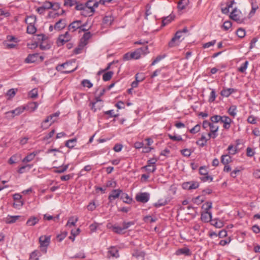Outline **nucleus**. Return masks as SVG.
Wrapping results in <instances>:
<instances>
[{"mask_svg": "<svg viewBox=\"0 0 260 260\" xmlns=\"http://www.w3.org/2000/svg\"><path fill=\"white\" fill-rule=\"evenodd\" d=\"M72 65V62L70 61H67L62 64H58L55 69L58 71L63 74H69L74 72L76 69L77 67L74 69H71L70 67Z\"/></svg>", "mask_w": 260, "mask_h": 260, "instance_id": "f257e3e1", "label": "nucleus"}, {"mask_svg": "<svg viewBox=\"0 0 260 260\" xmlns=\"http://www.w3.org/2000/svg\"><path fill=\"white\" fill-rule=\"evenodd\" d=\"M50 242V236H42L39 238V243L40 244V249L44 253H46L47 247L49 246Z\"/></svg>", "mask_w": 260, "mask_h": 260, "instance_id": "f03ea898", "label": "nucleus"}, {"mask_svg": "<svg viewBox=\"0 0 260 260\" xmlns=\"http://www.w3.org/2000/svg\"><path fill=\"white\" fill-rule=\"evenodd\" d=\"M182 31L178 30L175 34L174 37L169 42L168 45L169 47H173L175 46L178 45L180 42L179 39L182 37Z\"/></svg>", "mask_w": 260, "mask_h": 260, "instance_id": "7ed1b4c3", "label": "nucleus"}, {"mask_svg": "<svg viewBox=\"0 0 260 260\" xmlns=\"http://www.w3.org/2000/svg\"><path fill=\"white\" fill-rule=\"evenodd\" d=\"M135 199L137 202L146 203L150 199V194L146 192H140L136 194Z\"/></svg>", "mask_w": 260, "mask_h": 260, "instance_id": "20e7f679", "label": "nucleus"}, {"mask_svg": "<svg viewBox=\"0 0 260 260\" xmlns=\"http://www.w3.org/2000/svg\"><path fill=\"white\" fill-rule=\"evenodd\" d=\"M199 186V183L197 181H191L185 182L182 184V187L184 189L192 190L198 188Z\"/></svg>", "mask_w": 260, "mask_h": 260, "instance_id": "39448f33", "label": "nucleus"}, {"mask_svg": "<svg viewBox=\"0 0 260 260\" xmlns=\"http://www.w3.org/2000/svg\"><path fill=\"white\" fill-rule=\"evenodd\" d=\"M122 190L120 189L112 190L108 196V200L109 203H111L113 202V201L119 198L122 193Z\"/></svg>", "mask_w": 260, "mask_h": 260, "instance_id": "423d86ee", "label": "nucleus"}, {"mask_svg": "<svg viewBox=\"0 0 260 260\" xmlns=\"http://www.w3.org/2000/svg\"><path fill=\"white\" fill-rule=\"evenodd\" d=\"M81 26V20H75L70 23L68 26V30L72 32H74L77 29L79 30V28Z\"/></svg>", "mask_w": 260, "mask_h": 260, "instance_id": "0eeeda50", "label": "nucleus"}, {"mask_svg": "<svg viewBox=\"0 0 260 260\" xmlns=\"http://www.w3.org/2000/svg\"><path fill=\"white\" fill-rule=\"evenodd\" d=\"M66 26V20L64 19H60L55 23L54 27V29L59 31Z\"/></svg>", "mask_w": 260, "mask_h": 260, "instance_id": "6e6552de", "label": "nucleus"}, {"mask_svg": "<svg viewBox=\"0 0 260 260\" xmlns=\"http://www.w3.org/2000/svg\"><path fill=\"white\" fill-rule=\"evenodd\" d=\"M71 37L69 34L68 31H67L64 35H60L58 37V43H61L58 45H63L64 43L69 41L71 40Z\"/></svg>", "mask_w": 260, "mask_h": 260, "instance_id": "1a4fd4ad", "label": "nucleus"}, {"mask_svg": "<svg viewBox=\"0 0 260 260\" xmlns=\"http://www.w3.org/2000/svg\"><path fill=\"white\" fill-rule=\"evenodd\" d=\"M201 219L204 222H208L212 220V213L205 211L201 214Z\"/></svg>", "mask_w": 260, "mask_h": 260, "instance_id": "9d476101", "label": "nucleus"}, {"mask_svg": "<svg viewBox=\"0 0 260 260\" xmlns=\"http://www.w3.org/2000/svg\"><path fill=\"white\" fill-rule=\"evenodd\" d=\"M237 91V89L232 88H224L220 92L222 96L224 97H229L231 94L235 93Z\"/></svg>", "mask_w": 260, "mask_h": 260, "instance_id": "9b49d317", "label": "nucleus"}, {"mask_svg": "<svg viewBox=\"0 0 260 260\" xmlns=\"http://www.w3.org/2000/svg\"><path fill=\"white\" fill-rule=\"evenodd\" d=\"M25 109V107H19L13 110L9 111L7 113L12 114V117H14L15 116H17L21 114L22 112H23Z\"/></svg>", "mask_w": 260, "mask_h": 260, "instance_id": "f8f14e48", "label": "nucleus"}, {"mask_svg": "<svg viewBox=\"0 0 260 260\" xmlns=\"http://www.w3.org/2000/svg\"><path fill=\"white\" fill-rule=\"evenodd\" d=\"M20 216L18 215H8L4 219V221L7 224L14 223L20 218Z\"/></svg>", "mask_w": 260, "mask_h": 260, "instance_id": "ddd939ff", "label": "nucleus"}, {"mask_svg": "<svg viewBox=\"0 0 260 260\" xmlns=\"http://www.w3.org/2000/svg\"><path fill=\"white\" fill-rule=\"evenodd\" d=\"M39 57V54L35 53L32 54H29L27 57L25 58V61L26 63H33L37 60Z\"/></svg>", "mask_w": 260, "mask_h": 260, "instance_id": "4468645a", "label": "nucleus"}, {"mask_svg": "<svg viewBox=\"0 0 260 260\" xmlns=\"http://www.w3.org/2000/svg\"><path fill=\"white\" fill-rule=\"evenodd\" d=\"M108 253L109 254H110L109 256H112L116 258H117L119 256L118 250L114 246H111L109 248Z\"/></svg>", "mask_w": 260, "mask_h": 260, "instance_id": "2eb2a0df", "label": "nucleus"}, {"mask_svg": "<svg viewBox=\"0 0 260 260\" xmlns=\"http://www.w3.org/2000/svg\"><path fill=\"white\" fill-rule=\"evenodd\" d=\"M92 34L90 32H86L84 34L80 40V42L82 43H85V45H86L88 43V40H89L92 37Z\"/></svg>", "mask_w": 260, "mask_h": 260, "instance_id": "dca6fc26", "label": "nucleus"}, {"mask_svg": "<svg viewBox=\"0 0 260 260\" xmlns=\"http://www.w3.org/2000/svg\"><path fill=\"white\" fill-rule=\"evenodd\" d=\"M120 198L124 203L126 204H130L132 201V198H130L126 193L123 192L122 190Z\"/></svg>", "mask_w": 260, "mask_h": 260, "instance_id": "f3484780", "label": "nucleus"}, {"mask_svg": "<svg viewBox=\"0 0 260 260\" xmlns=\"http://www.w3.org/2000/svg\"><path fill=\"white\" fill-rule=\"evenodd\" d=\"M236 11V9H235L231 12V15H230L231 18L239 23H242L243 22V19H241L240 18V17L237 14H235Z\"/></svg>", "mask_w": 260, "mask_h": 260, "instance_id": "a211bd4d", "label": "nucleus"}, {"mask_svg": "<svg viewBox=\"0 0 260 260\" xmlns=\"http://www.w3.org/2000/svg\"><path fill=\"white\" fill-rule=\"evenodd\" d=\"M39 221V219L35 216L30 217L27 221L26 224L28 226H34Z\"/></svg>", "mask_w": 260, "mask_h": 260, "instance_id": "6ab92c4d", "label": "nucleus"}, {"mask_svg": "<svg viewBox=\"0 0 260 260\" xmlns=\"http://www.w3.org/2000/svg\"><path fill=\"white\" fill-rule=\"evenodd\" d=\"M232 161V157L229 154L222 155L221 157V162L223 165H228Z\"/></svg>", "mask_w": 260, "mask_h": 260, "instance_id": "aec40b11", "label": "nucleus"}, {"mask_svg": "<svg viewBox=\"0 0 260 260\" xmlns=\"http://www.w3.org/2000/svg\"><path fill=\"white\" fill-rule=\"evenodd\" d=\"M145 77L144 76H142L140 79H139V74H137L135 75V81H133L131 84L132 88H134L138 87L139 82L143 81Z\"/></svg>", "mask_w": 260, "mask_h": 260, "instance_id": "412c9836", "label": "nucleus"}, {"mask_svg": "<svg viewBox=\"0 0 260 260\" xmlns=\"http://www.w3.org/2000/svg\"><path fill=\"white\" fill-rule=\"evenodd\" d=\"M114 21V18L111 15L105 16L103 18V22L106 25H111Z\"/></svg>", "mask_w": 260, "mask_h": 260, "instance_id": "4be33fe9", "label": "nucleus"}, {"mask_svg": "<svg viewBox=\"0 0 260 260\" xmlns=\"http://www.w3.org/2000/svg\"><path fill=\"white\" fill-rule=\"evenodd\" d=\"M176 253L177 255L185 254L186 255H189L190 254V251L189 248L184 247L178 249Z\"/></svg>", "mask_w": 260, "mask_h": 260, "instance_id": "5701e85b", "label": "nucleus"}, {"mask_svg": "<svg viewBox=\"0 0 260 260\" xmlns=\"http://www.w3.org/2000/svg\"><path fill=\"white\" fill-rule=\"evenodd\" d=\"M36 20H37V18L35 16L31 15V16H27L25 18V23L27 25H31V24H35Z\"/></svg>", "mask_w": 260, "mask_h": 260, "instance_id": "b1692460", "label": "nucleus"}, {"mask_svg": "<svg viewBox=\"0 0 260 260\" xmlns=\"http://www.w3.org/2000/svg\"><path fill=\"white\" fill-rule=\"evenodd\" d=\"M229 152V155H234L238 153V147L237 146H233V145H230L227 149Z\"/></svg>", "mask_w": 260, "mask_h": 260, "instance_id": "393cba45", "label": "nucleus"}, {"mask_svg": "<svg viewBox=\"0 0 260 260\" xmlns=\"http://www.w3.org/2000/svg\"><path fill=\"white\" fill-rule=\"evenodd\" d=\"M189 3L188 0H180L178 3V8L180 10L184 9Z\"/></svg>", "mask_w": 260, "mask_h": 260, "instance_id": "a878e982", "label": "nucleus"}, {"mask_svg": "<svg viewBox=\"0 0 260 260\" xmlns=\"http://www.w3.org/2000/svg\"><path fill=\"white\" fill-rule=\"evenodd\" d=\"M250 4L251 5V10L250 14H254L256 10L258 9V6L256 0H250Z\"/></svg>", "mask_w": 260, "mask_h": 260, "instance_id": "bb28decb", "label": "nucleus"}, {"mask_svg": "<svg viewBox=\"0 0 260 260\" xmlns=\"http://www.w3.org/2000/svg\"><path fill=\"white\" fill-rule=\"evenodd\" d=\"M77 141L76 138L69 140L66 142L65 146L69 148H73L75 146Z\"/></svg>", "mask_w": 260, "mask_h": 260, "instance_id": "cd10ccee", "label": "nucleus"}, {"mask_svg": "<svg viewBox=\"0 0 260 260\" xmlns=\"http://www.w3.org/2000/svg\"><path fill=\"white\" fill-rule=\"evenodd\" d=\"M85 43H82V42H80L79 44L78 45V47H76L74 50V53L75 54H78L81 53L82 50L84 48V47L85 46Z\"/></svg>", "mask_w": 260, "mask_h": 260, "instance_id": "c85d7f7f", "label": "nucleus"}, {"mask_svg": "<svg viewBox=\"0 0 260 260\" xmlns=\"http://www.w3.org/2000/svg\"><path fill=\"white\" fill-rule=\"evenodd\" d=\"M174 16L170 15L165 18L162 21V26H165L171 22L174 18Z\"/></svg>", "mask_w": 260, "mask_h": 260, "instance_id": "c756f323", "label": "nucleus"}, {"mask_svg": "<svg viewBox=\"0 0 260 260\" xmlns=\"http://www.w3.org/2000/svg\"><path fill=\"white\" fill-rule=\"evenodd\" d=\"M51 125V123H50V121L47 117L42 122L41 127L42 129H46Z\"/></svg>", "mask_w": 260, "mask_h": 260, "instance_id": "7c9ffc66", "label": "nucleus"}, {"mask_svg": "<svg viewBox=\"0 0 260 260\" xmlns=\"http://www.w3.org/2000/svg\"><path fill=\"white\" fill-rule=\"evenodd\" d=\"M36 156V154L34 153H31L25 156L22 160L23 162H30L34 159Z\"/></svg>", "mask_w": 260, "mask_h": 260, "instance_id": "2f4dec72", "label": "nucleus"}, {"mask_svg": "<svg viewBox=\"0 0 260 260\" xmlns=\"http://www.w3.org/2000/svg\"><path fill=\"white\" fill-rule=\"evenodd\" d=\"M78 217H76L75 218L73 216L71 217L69 219L66 225L69 226H71L72 225H75V223L78 221Z\"/></svg>", "mask_w": 260, "mask_h": 260, "instance_id": "473e14b6", "label": "nucleus"}, {"mask_svg": "<svg viewBox=\"0 0 260 260\" xmlns=\"http://www.w3.org/2000/svg\"><path fill=\"white\" fill-rule=\"evenodd\" d=\"M112 229L114 232L118 234L123 233V231L124 230L123 229V226L121 227L119 226H116L115 225H113L112 226Z\"/></svg>", "mask_w": 260, "mask_h": 260, "instance_id": "72a5a7b5", "label": "nucleus"}, {"mask_svg": "<svg viewBox=\"0 0 260 260\" xmlns=\"http://www.w3.org/2000/svg\"><path fill=\"white\" fill-rule=\"evenodd\" d=\"M59 115V112H56L54 114H52L51 115H50L49 116H47L48 119L50 121V123H51V124L53 123L56 121V118L57 117H58Z\"/></svg>", "mask_w": 260, "mask_h": 260, "instance_id": "f704fd0d", "label": "nucleus"}, {"mask_svg": "<svg viewBox=\"0 0 260 260\" xmlns=\"http://www.w3.org/2000/svg\"><path fill=\"white\" fill-rule=\"evenodd\" d=\"M40 253L38 250L32 251L30 254V258L33 260H39Z\"/></svg>", "mask_w": 260, "mask_h": 260, "instance_id": "c9c22d12", "label": "nucleus"}, {"mask_svg": "<svg viewBox=\"0 0 260 260\" xmlns=\"http://www.w3.org/2000/svg\"><path fill=\"white\" fill-rule=\"evenodd\" d=\"M113 74V72L112 71L108 72L106 73H105L103 76V79L105 81H108L110 80Z\"/></svg>", "mask_w": 260, "mask_h": 260, "instance_id": "e433bc0d", "label": "nucleus"}, {"mask_svg": "<svg viewBox=\"0 0 260 260\" xmlns=\"http://www.w3.org/2000/svg\"><path fill=\"white\" fill-rule=\"evenodd\" d=\"M37 31V28L35 24L28 25L27 27V32L29 34H34Z\"/></svg>", "mask_w": 260, "mask_h": 260, "instance_id": "4c0bfd02", "label": "nucleus"}, {"mask_svg": "<svg viewBox=\"0 0 260 260\" xmlns=\"http://www.w3.org/2000/svg\"><path fill=\"white\" fill-rule=\"evenodd\" d=\"M17 88H12L9 89L7 92V95L9 96V99L13 98L17 91Z\"/></svg>", "mask_w": 260, "mask_h": 260, "instance_id": "58836bf2", "label": "nucleus"}, {"mask_svg": "<svg viewBox=\"0 0 260 260\" xmlns=\"http://www.w3.org/2000/svg\"><path fill=\"white\" fill-rule=\"evenodd\" d=\"M236 106H231L228 110V113L231 116L234 117L236 115Z\"/></svg>", "mask_w": 260, "mask_h": 260, "instance_id": "ea45409f", "label": "nucleus"}, {"mask_svg": "<svg viewBox=\"0 0 260 260\" xmlns=\"http://www.w3.org/2000/svg\"><path fill=\"white\" fill-rule=\"evenodd\" d=\"M93 2L92 1H89L86 4V6L85 8L90 10V12L91 14L94 12V10L93 9V7H92V3Z\"/></svg>", "mask_w": 260, "mask_h": 260, "instance_id": "a19ab883", "label": "nucleus"}, {"mask_svg": "<svg viewBox=\"0 0 260 260\" xmlns=\"http://www.w3.org/2000/svg\"><path fill=\"white\" fill-rule=\"evenodd\" d=\"M156 220H157V218L156 217H152L150 215H147L144 217V221L145 222H147V223L154 222L156 221Z\"/></svg>", "mask_w": 260, "mask_h": 260, "instance_id": "79ce46f5", "label": "nucleus"}, {"mask_svg": "<svg viewBox=\"0 0 260 260\" xmlns=\"http://www.w3.org/2000/svg\"><path fill=\"white\" fill-rule=\"evenodd\" d=\"M32 165H26L25 166H22L19 169L18 172L19 174H23L25 172V169L27 168V170L29 171L32 168Z\"/></svg>", "mask_w": 260, "mask_h": 260, "instance_id": "37998d69", "label": "nucleus"}, {"mask_svg": "<svg viewBox=\"0 0 260 260\" xmlns=\"http://www.w3.org/2000/svg\"><path fill=\"white\" fill-rule=\"evenodd\" d=\"M248 64V61H245V62L238 69V71L240 73H244L247 68Z\"/></svg>", "mask_w": 260, "mask_h": 260, "instance_id": "c03bdc74", "label": "nucleus"}, {"mask_svg": "<svg viewBox=\"0 0 260 260\" xmlns=\"http://www.w3.org/2000/svg\"><path fill=\"white\" fill-rule=\"evenodd\" d=\"M76 4L77 2L75 0H64V6L66 7H71Z\"/></svg>", "mask_w": 260, "mask_h": 260, "instance_id": "a18cd8bd", "label": "nucleus"}, {"mask_svg": "<svg viewBox=\"0 0 260 260\" xmlns=\"http://www.w3.org/2000/svg\"><path fill=\"white\" fill-rule=\"evenodd\" d=\"M221 116L220 115H215L212 116L210 118V120L211 121V123H217L219 121H221Z\"/></svg>", "mask_w": 260, "mask_h": 260, "instance_id": "49530a36", "label": "nucleus"}, {"mask_svg": "<svg viewBox=\"0 0 260 260\" xmlns=\"http://www.w3.org/2000/svg\"><path fill=\"white\" fill-rule=\"evenodd\" d=\"M69 165H66L65 166L60 167L58 168L57 170L54 171V172L56 173H62L65 172L69 168Z\"/></svg>", "mask_w": 260, "mask_h": 260, "instance_id": "de8ad7c7", "label": "nucleus"}, {"mask_svg": "<svg viewBox=\"0 0 260 260\" xmlns=\"http://www.w3.org/2000/svg\"><path fill=\"white\" fill-rule=\"evenodd\" d=\"M82 85L84 87H87L88 88H90L92 87V83L87 79H84L82 81Z\"/></svg>", "mask_w": 260, "mask_h": 260, "instance_id": "09e8293b", "label": "nucleus"}, {"mask_svg": "<svg viewBox=\"0 0 260 260\" xmlns=\"http://www.w3.org/2000/svg\"><path fill=\"white\" fill-rule=\"evenodd\" d=\"M117 183L115 181L111 180L108 181L106 183V187H116Z\"/></svg>", "mask_w": 260, "mask_h": 260, "instance_id": "8fccbe9b", "label": "nucleus"}, {"mask_svg": "<svg viewBox=\"0 0 260 260\" xmlns=\"http://www.w3.org/2000/svg\"><path fill=\"white\" fill-rule=\"evenodd\" d=\"M167 204V201L166 200H159L157 202L154 204V206L156 208H158Z\"/></svg>", "mask_w": 260, "mask_h": 260, "instance_id": "3c124183", "label": "nucleus"}, {"mask_svg": "<svg viewBox=\"0 0 260 260\" xmlns=\"http://www.w3.org/2000/svg\"><path fill=\"white\" fill-rule=\"evenodd\" d=\"M137 50L138 51H139V52L141 54H143L144 55H145V54H148L149 52L148 51V47L147 46L139 48L137 49Z\"/></svg>", "mask_w": 260, "mask_h": 260, "instance_id": "603ef678", "label": "nucleus"}, {"mask_svg": "<svg viewBox=\"0 0 260 260\" xmlns=\"http://www.w3.org/2000/svg\"><path fill=\"white\" fill-rule=\"evenodd\" d=\"M133 59H138L141 57V54L137 49L134 52H131Z\"/></svg>", "mask_w": 260, "mask_h": 260, "instance_id": "864d4df0", "label": "nucleus"}, {"mask_svg": "<svg viewBox=\"0 0 260 260\" xmlns=\"http://www.w3.org/2000/svg\"><path fill=\"white\" fill-rule=\"evenodd\" d=\"M169 138L174 141H181L182 140V138L181 136H173L171 134H168Z\"/></svg>", "mask_w": 260, "mask_h": 260, "instance_id": "5fc2aeb1", "label": "nucleus"}, {"mask_svg": "<svg viewBox=\"0 0 260 260\" xmlns=\"http://www.w3.org/2000/svg\"><path fill=\"white\" fill-rule=\"evenodd\" d=\"M236 34L238 37L242 38L245 36V31L244 29L240 28L237 29Z\"/></svg>", "mask_w": 260, "mask_h": 260, "instance_id": "6e6d98bb", "label": "nucleus"}, {"mask_svg": "<svg viewBox=\"0 0 260 260\" xmlns=\"http://www.w3.org/2000/svg\"><path fill=\"white\" fill-rule=\"evenodd\" d=\"M96 206L94 201L90 202L88 205L87 208L89 211H93L95 209Z\"/></svg>", "mask_w": 260, "mask_h": 260, "instance_id": "4d7b16f0", "label": "nucleus"}, {"mask_svg": "<svg viewBox=\"0 0 260 260\" xmlns=\"http://www.w3.org/2000/svg\"><path fill=\"white\" fill-rule=\"evenodd\" d=\"M201 126L200 124L196 125L193 127L189 130V132L191 134H196L200 131Z\"/></svg>", "mask_w": 260, "mask_h": 260, "instance_id": "13d9d810", "label": "nucleus"}, {"mask_svg": "<svg viewBox=\"0 0 260 260\" xmlns=\"http://www.w3.org/2000/svg\"><path fill=\"white\" fill-rule=\"evenodd\" d=\"M165 57V55H158L157 56L155 59L153 60V61L152 62L151 66H154L157 62H158L159 61H160L161 59L164 58Z\"/></svg>", "mask_w": 260, "mask_h": 260, "instance_id": "bf43d9fd", "label": "nucleus"}, {"mask_svg": "<svg viewBox=\"0 0 260 260\" xmlns=\"http://www.w3.org/2000/svg\"><path fill=\"white\" fill-rule=\"evenodd\" d=\"M232 25V24L230 21H226L223 23L222 27L225 30H228L231 27Z\"/></svg>", "mask_w": 260, "mask_h": 260, "instance_id": "052dcab7", "label": "nucleus"}, {"mask_svg": "<svg viewBox=\"0 0 260 260\" xmlns=\"http://www.w3.org/2000/svg\"><path fill=\"white\" fill-rule=\"evenodd\" d=\"M105 115H108L110 117H117L118 116V114H115L113 110H110L104 112Z\"/></svg>", "mask_w": 260, "mask_h": 260, "instance_id": "680f3d73", "label": "nucleus"}, {"mask_svg": "<svg viewBox=\"0 0 260 260\" xmlns=\"http://www.w3.org/2000/svg\"><path fill=\"white\" fill-rule=\"evenodd\" d=\"M200 174L202 175H208V172L205 166H202L199 169Z\"/></svg>", "mask_w": 260, "mask_h": 260, "instance_id": "e2e57ef3", "label": "nucleus"}, {"mask_svg": "<svg viewBox=\"0 0 260 260\" xmlns=\"http://www.w3.org/2000/svg\"><path fill=\"white\" fill-rule=\"evenodd\" d=\"M144 253L143 252L139 251L138 250L135 251L133 253V256H135L137 258H139V257H141L142 258L144 257Z\"/></svg>", "mask_w": 260, "mask_h": 260, "instance_id": "0e129e2a", "label": "nucleus"}, {"mask_svg": "<svg viewBox=\"0 0 260 260\" xmlns=\"http://www.w3.org/2000/svg\"><path fill=\"white\" fill-rule=\"evenodd\" d=\"M202 208H204L205 211H208L210 209L212 208V202H207L202 206Z\"/></svg>", "mask_w": 260, "mask_h": 260, "instance_id": "69168bd1", "label": "nucleus"}, {"mask_svg": "<svg viewBox=\"0 0 260 260\" xmlns=\"http://www.w3.org/2000/svg\"><path fill=\"white\" fill-rule=\"evenodd\" d=\"M215 43H216V40H212V41H210V42H209L204 44L203 45V47L204 48H208L211 46H214L215 44Z\"/></svg>", "mask_w": 260, "mask_h": 260, "instance_id": "338daca9", "label": "nucleus"}, {"mask_svg": "<svg viewBox=\"0 0 260 260\" xmlns=\"http://www.w3.org/2000/svg\"><path fill=\"white\" fill-rule=\"evenodd\" d=\"M29 96L32 99H35L38 96V91L36 89H33L29 93Z\"/></svg>", "mask_w": 260, "mask_h": 260, "instance_id": "774afa93", "label": "nucleus"}]
</instances>
